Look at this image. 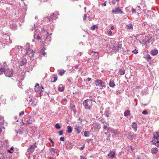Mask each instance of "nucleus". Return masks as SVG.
<instances>
[{
	"mask_svg": "<svg viewBox=\"0 0 159 159\" xmlns=\"http://www.w3.org/2000/svg\"><path fill=\"white\" fill-rule=\"evenodd\" d=\"M152 142L156 146L159 147V133L156 132V134H154Z\"/></svg>",
	"mask_w": 159,
	"mask_h": 159,
	"instance_id": "f257e3e1",
	"label": "nucleus"
},
{
	"mask_svg": "<svg viewBox=\"0 0 159 159\" xmlns=\"http://www.w3.org/2000/svg\"><path fill=\"white\" fill-rule=\"evenodd\" d=\"M95 82L96 86L100 87V89H101L106 87L105 83L100 80H97L95 81Z\"/></svg>",
	"mask_w": 159,
	"mask_h": 159,
	"instance_id": "f03ea898",
	"label": "nucleus"
},
{
	"mask_svg": "<svg viewBox=\"0 0 159 159\" xmlns=\"http://www.w3.org/2000/svg\"><path fill=\"white\" fill-rule=\"evenodd\" d=\"M34 89L36 92L39 93L41 94L42 92H43L44 90V88L42 86L41 87H39L38 84H37L35 86Z\"/></svg>",
	"mask_w": 159,
	"mask_h": 159,
	"instance_id": "7ed1b4c3",
	"label": "nucleus"
},
{
	"mask_svg": "<svg viewBox=\"0 0 159 159\" xmlns=\"http://www.w3.org/2000/svg\"><path fill=\"white\" fill-rule=\"evenodd\" d=\"M13 71L11 69H7L4 71V74L7 77H12L13 76Z\"/></svg>",
	"mask_w": 159,
	"mask_h": 159,
	"instance_id": "20e7f679",
	"label": "nucleus"
},
{
	"mask_svg": "<svg viewBox=\"0 0 159 159\" xmlns=\"http://www.w3.org/2000/svg\"><path fill=\"white\" fill-rule=\"evenodd\" d=\"M121 44H118L114 45L112 48L114 50L119 52V50L121 49Z\"/></svg>",
	"mask_w": 159,
	"mask_h": 159,
	"instance_id": "39448f33",
	"label": "nucleus"
},
{
	"mask_svg": "<svg viewBox=\"0 0 159 159\" xmlns=\"http://www.w3.org/2000/svg\"><path fill=\"white\" fill-rule=\"evenodd\" d=\"M36 147L35 144L32 145H30L28 148L27 151L29 153H32L34 150V148Z\"/></svg>",
	"mask_w": 159,
	"mask_h": 159,
	"instance_id": "423d86ee",
	"label": "nucleus"
},
{
	"mask_svg": "<svg viewBox=\"0 0 159 159\" xmlns=\"http://www.w3.org/2000/svg\"><path fill=\"white\" fill-rule=\"evenodd\" d=\"M75 129L79 134L82 130V127L79 125H75Z\"/></svg>",
	"mask_w": 159,
	"mask_h": 159,
	"instance_id": "0eeeda50",
	"label": "nucleus"
},
{
	"mask_svg": "<svg viewBox=\"0 0 159 159\" xmlns=\"http://www.w3.org/2000/svg\"><path fill=\"white\" fill-rule=\"evenodd\" d=\"M83 105L84 107V108L86 109H90V107L89 106L88 103V101L87 100H85L83 102Z\"/></svg>",
	"mask_w": 159,
	"mask_h": 159,
	"instance_id": "6e6552de",
	"label": "nucleus"
},
{
	"mask_svg": "<svg viewBox=\"0 0 159 159\" xmlns=\"http://www.w3.org/2000/svg\"><path fill=\"white\" fill-rule=\"evenodd\" d=\"M112 12L114 14L119 13H123V12L121 10L118 8H116L115 10H112Z\"/></svg>",
	"mask_w": 159,
	"mask_h": 159,
	"instance_id": "1a4fd4ad",
	"label": "nucleus"
},
{
	"mask_svg": "<svg viewBox=\"0 0 159 159\" xmlns=\"http://www.w3.org/2000/svg\"><path fill=\"white\" fill-rule=\"evenodd\" d=\"M108 156L111 159L114 158L115 156V152L113 151H111L110 150V152L108 154Z\"/></svg>",
	"mask_w": 159,
	"mask_h": 159,
	"instance_id": "9d476101",
	"label": "nucleus"
},
{
	"mask_svg": "<svg viewBox=\"0 0 159 159\" xmlns=\"http://www.w3.org/2000/svg\"><path fill=\"white\" fill-rule=\"evenodd\" d=\"M26 63V59L25 58H23L19 63V65L20 66H22L25 64Z\"/></svg>",
	"mask_w": 159,
	"mask_h": 159,
	"instance_id": "9b49d317",
	"label": "nucleus"
},
{
	"mask_svg": "<svg viewBox=\"0 0 159 159\" xmlns=\"http://www.w3.org/2000/svg\"><path fill=\"white\" fill-rule=\"evenodd\" d=\"M47 18H48V19L49 20V21H51L53 19H56L57 18L54 16V13H52L51 14L50 17L48 16Z\"/></svg>",
	"mask_w": 159,
	"mask_h": 159,
	"instance_id": "f8f14e48",
	"label": "nucleus"
},
{
	"mask_svg": "<svg viewBox=\"0 0 159 159\" xmlns=\"http://www.w3.org/2000/svg\"><path fill=\"white\" fill-rule=\"evenodd\" d=\"M132 126V128L134 129L135 131H136L137 130V123L134 122H133Z\"/></svg>",
	"mask_w": 159,
	"mask_h": 159,
	"instance_id": "ddd939ff",
	"label": "nucleus"
},
{
	"mask_svg": "<svg viewBox=\"0 0 159 159\" xmlns=\"http://www.w3.org/2000/svg\"><path fill=\"white\" fill-rule=\"evenodd\" d=\"M65 71L66 70H64L62 69L58 70V74L60 76L63 75L64 74Z\"/></svg>",
	"mask_w": 159,
	"mask_h": 159,
	"instance_id": "4468645a",
	"label": "nucleus"
},
{
	"mask_svg": "<svg viewBox=\"0 0 159 159\" xmlns=\"http://www.w3.org/2000/svg\"><path fill=\"white\" fill-rule=\"evenodd\" d=\"M110 131L112 133L114 134L118 135L119 134V132L117 129L111 128Z\"/></svg>",
	"mask_w": 159,
	"mask_h": 159,
	"instance_id": "2eb2a0df",
	"label": "nucleus"
},
{
	"mask_svg": "<svg viewBox=\"0 0 159 159\" xmlns=\"http://www.w3.org/2000/svg\"><path fill=\"white\" fill-rule=\"evenodd\" d=\"M64 89V86L61 84H60L58 87V90L60 92H62Z\"/></svg>",
	"mask_w": 159,
	"mask_h": 159,
	"instance_id": "dca6fc26",
	"label": "nucleus"
},
{
	"mask_svg": "<svg viewBox=\"0 0 159 159\" xmlns=\"http://www.w3.org/2000/svg\"><path fill=\"white\" fill-rule=\"evenodd\" d=\"M109 86L112 88H113L116 85L114 83V81L113 80H110L109 83Z\"/></svg>",
	"mask_w": 159,
	"mask_h": 159,
	"instance_id": "f3484780",
	"label": "nucleus"
},
{
	"mask_svg": "<svg viewBox=\"0 0 159 159\" xmlns=\"http://www.w3.org/2000/svg\"><path fill=\"white\" fill-rule=\"evenodd\" d=\"M51 41V37L50 36H48L45 40V42L47 44Z\"/></svg>",
	"mask_w": 159,
	"mask_h": 159,
	"instance_id": "a211bd4d",
	"label": "nucleus"
},
{
	"mask_svg": "<svg viewBox=\"0 0 159 159\" xmlns=\"http://www.w3.org/2000/svg\"><path fill=\"white\" fill-rule=\"evenodd\" d=\"M125 73V70L124 69H120L119 71V73L120 75H124Z\"/></svg>",
	"mask_w": 159,
	"mask_h": 159,
	"instance_id": "6ab92c4d",
	"label": "nucleus"
},
{
	"mask_svg": "<svg viewBox=\"0 0 159 159\" xmlns=\"http://www.w3.org/2000/svg\"><path fill=\"white\" fill-rule=\"evenodd\" d=\"M151 152L153 154H155L157 152V149L156 148H153L151 149Z\"/></svg>",
	"mask_w": 159,
	"mask_h": 159,
	"instance_id": "aec40b11",
	"label": "nucleus"
},
{
	"mask_svg": "<svg viewBox=\"0 0 159 159\" xmlns=\"http://www.w3.org/2000/svg\"><path fill=\"white\" fill-rule=\"evenodd\" d=\"M158 53V51L157 50H153L151 51V54L153 56L156 55Z\"/></svg>",
	"mask_w": 159,
	"mask_h": 159,
	"instance_id": "412c9836",
	"label": "nucleus"
},
{
	"mask_svg": "<svg viewBox=\"0 0 159 159\" xmlns=\"http://www.w3.org/2000/svg\"><path fill=\"white\" fill-rule=\"evenodd\" d=\"M67 132L69 133H70L72 132V128L71 126L68 125L67 127Z\"/></svg>",
	"mask_w": 159,
	"mask_h": 159,
	"instance_id": "4be33fe9",
	"label": "nucleus"
},
{
	"mask_svg": "<svg viewBox=\"0 0 159 159\" xmlns=\"http://www.w3.org/2000/svg\"><path fill=\"white\" fill-rule=\"evenodd\" d=\"M124 115L125 116H128L130 115V111L129 110H126L124 113Z\"/></svg>",
	"mask_w": 159,
	"mask_h": 159,
	"instance_id": "5701e85b",
	"label": "nucleus"
},
{
	"mask_svg": "<svg viewBox=\"0 0 159 159\" xmlns=\"http://www.w3.org/2000/svg\"><path fill=\"white\" fill-rule=\"evenodd\" d=\"M126 26L127 27V29H130L132 30L133 29V26H132V24H131L130 23L126 25Z\"/></svg>",
	"mask_w": 159,
	"mask_h": 159,
	"instance_id": "b1692460",
	"label": "nucleus"
},
{
	"mask_svg": "<svg viewBox=\"0 0 159 159\" xmlns=\"http://www.w3.org/2000/svg\"><path fill=\"white\" fill-rule=\"evenodd\" d=\"M22 47L20 46H17L16 47V51L18 52L21 50L22 51Z\"/></svg>",
	"mask_w": 159,
	"mask_h": 159,
	"instance_id": "393cba45",
	"label": "nucleus"
},
{
	"mask_svg": "<svg viewBox=\"0 0 159 159\" xmlns=\"http://www.w3.org/2000/svg\"><path fill=\"white\" fill-rule=\"evenodd\" d=\"M50 151L51 152V155H54L55 154V149L53 148H50Z\"/></svg>",
	"mask_w": 159,
	"mask_h": 159,
	"instance_id": "a878e982",
	"label": "nucleus"
},
{
	"mask_svg": "<svg viewBox=\"0 0 159 159\" xmlns=\"http://www.w3.org/2000/svg\"><path fill=\"white\" fill-rule=\"evenodd\" d=\"M27 54H28V53L29 54L30 57H32L33 56L34 54H33V51H32V50L31 51V50H28V51L27 52Z\"/></svg>",
	"mask_w": 159,
	"mask_h": 159,
	"instance_id": "bb28decb",
	"label": "nucleus"
},
{
	"mask_svg": "<svg viewBox=\"0 0 159 159\" xmlns=\"http://www.w3.org/2000/svg\"><path fill=\"white\" fill-rule=\"evenodd\" d=\"M98 28V26H97V25H94L92 26L91 27V30H94L95 29H97Z\"/></svg>",
	"mask_w": 159,
	"mask_h": 159,
	"instance_id": "cd10ccee",
	"label": "nucleus"
},
{
	"mask_svg": "<svg viewBox=\"0 0 159 159\" xmlns=\"http://www.w3.org/2000/svg\"><path fill=\"white\" fill-rule=\"evenodd\" d=\"M103 129L105 130H106L107 131H108L109 130H110L111 128L108 127L106 125H103Z\"/></svg>",
	"mask_w": 159,
	"mask_h": 159,
	"instance_id": "c85d7f7f",
	"label": "nucleus"
},
{
	"mask_svg": "<svg viewBox=\"0 0 159 159\" xmlns=\"http://www.w3.org/2000/svg\"><path fill=\"white\" fill-rule=\"evenodd\" d=\"M55 127L56 129H59L61 128V126L58 123H57L55 125Z\"/></svg>",
	"mask_w": 159,
	"mask_h": 159,
	"instance_id": "c756f323",
	"label": "nucleus"
},
{
	"mask_svg": "<svg viewBox=\"0 0 159 159\" xmlns=\"http://www.w3.org/2000/svg\"><path fill=\"white\" fill-rule=\"evenodd\" d=\"M89 132L88 131H85L84 132V136L85 137H88L89 136Z\"/></svg>",
	"mask_w": 159,
	"mask_h": 159,
	"instance_id": "7c9ffc66",
	"label": "nucleus"
},
{
	"mask_svg": "<svg viewBox=\"0 0 159 159\" xmlns=\"http://www.w3.org/2000/svg\"><path fill=\"white\" fill-rule=\"evenodd\" d=\"M40 54H43V56H45L47 55V53L44 52V50L42 49L40 52Z\"/></svg>",
	"mask_w": 159,
	"mask_h": 159,
	"instance_id": "2f4dec72",
	"label": "nucleus"
},
{
	"mask_svg": "<svg viewBox=\"0 0 159 159\" xmlns=\"http://www.w3.org/2000/svg\"><path fill=\"white\" fill-rule=\"evenodd\" d=\"M5 71L4 68H0V75L2 74Z\"/></svg>",
	"mask_w": 159,
	"mask_h": 159,
	"instance_id": "473e14b6",
	"label": "nucleus"
},
{
	"mask_svg": "<svg viewBox=\"0 0 159 159\" xmlns=\"http://www.w3.org/2000/svg\"><path fill=\"white\" fill-rule=\"evenodd\" d=\"M7 40H6V41L9 43H11V41H10V38L8 36H7Z\"/></svg>",
	"mask_w": 159,
	"mask_h": 159,
	"instance_id": "72a5a7b5",
	"label": "nucleus"
},
{
	"mask_svg": "<svg viewBox=\"0 0 159 159\" xmlns=\"http://www.w3.org/2000/svg\"><path fill=\"white\" fill-rule=\"evenodd\" d=\"M104 115L107 117H108L110 116V114L108 111H106L105 112Z\"/></svg>",
	"mask_w": 159,
	"mask_h": 159,
	"instance_id": "f704fd0d",
	"label": "nucleus"
},
{
	"mask_svg": "<svg viewBox=\"0 0 159 159\" xmlns=\"http://www.w3.org/2000/svg\"><path fill=\"white\" fill-rule=\"evenodd\" d=\"M146 58L147 59L148 61H149L151 60V57L148 54L146 56Z\"/></svg>",
	"mask_w": 159,
	"mask_h": 159,
	"instance_id": "c9c22d12",
	"label": "nucleus"
},
{
	"mask_svg": "<svg viewBox=\"0 0 159 159\" xmlns=\"http://www.w3.org/2000/svg\"><path fill=\"white\" fill-rule=\"evenodd\" d=\"M3 117L0 115V123H2L3 121Z\"/></svg>",
	"mask_w": 159,
	"mask_h": 159,
	"instance_id": "e433bc0d",
	"label": "nucleus"
},
{
	"mask_svg": "<svg viewBox=\"0 0 159 159\" xmlns=\"http://www.w3.org/2000/svg\"><path fill=\"white\" fill-rule=\"evenodd\" d=\"M8 152L11 153H12L13 152V148L11 147L9 150H8Z\"/></svg>",
	"mask_w": 159,
	"mask_h": 159,
	"instance_id": "4c0bfd02",
	"label": "nucleus"
},
{
	"mask_svg": "<svg viewBox=\"0 0 159 159\" xmlns=\"http://www.w3.org/2000/svg\"><path fill=\"white\" fill-rule=\"evenodd\" d=\"M75 107V106L73 103H70V108L72 109H73Z\"/></svg>",
	"mask_w": 159,
	"mask_h": 159,
	"instance_id": "58836bf2",
	"label": "nucleus"
},
{
	"mask_svg": "<svg viewBox=\"0 0 159 159\" xmlns=\"http://www.w3.org/2000/svg\"><path fill=\"white\" fill-rule=\"evenodd\" d=\"M63 130H60L59 131L58 134L59 135H63Z\"/></svg>",
	"mask_w": 159,
	"mask_h": 159,
	"instance_id": "ea45409f",
	"label": "nucleus"
},
{
	"mask_svg": "<svg viewBox=\"0 0 159 159\" xmlns=\"http://www.w3.org/2000/svg\"><path fill=\"white\" fill-rule=\"evenodd\" d=\"M132 52L134 54H136L138 53V52L137 50L135 49L132 51Z\"/></svg>",
	"mask_w": 159,
	"mask_h": 159,
	"instance_id": "a19ab883",
	"label": "nucleus"
},
{
	"mask_svg": "<svg viewBox=\"0 0 159 159\" xmlns=\"http://www.w3.org/2000/svg\"><path fill=\"white\" fill-rule=\"evenodd\" d=\"M108 34L110 35H111L112 34V32L110 30H109L107 31Z\"/></svg>",
	"mask_w": 159,
	"mask_h": 159,
	"instance_id": "79ce46f5",
	"label": "nucleus"
},
{
	"mask_svg": "<svg viewBox=\"0 0 159 159\" xmlns=\"http://www.w3.org/2000/svg\"><path fill=\"white\" fill-rule=\"evenodd\" d=\"M142 113L143 114L146 115L148 113V112L146 111H144L142 112Z\"/></svg>",
	"mask_w": 159,
	"mask_h": 159,
	"instance_id": "37998d69",
	"label": "nucleus"
},
{
	"mask_svg": "<svg viewBox=\"0 0 159 159\" xmlns=\"http://www.w3.org/2000/svg\"><path fill=\"white\" fill-rule=\"evenodd\" d=\"M132 12L133 13H135L136 12V10H135V9H134V8H132Z\"/></svg>",
	"mask_w": 159,
	"mask_h": 159,
	"instance_id": "c03bdc74",
	"label": "nucleus"
},
{
	"mask_svg": "<svg viewBox=\"0 0 159 159\" xmlns=\"http://www.w3.org/2000/svg\"><path fill=\"white\" fill-rule=\"evenodd\" d=\"M24 111H22L19 114V116H20L21 115H24Z\"/></svg>",
	"mask_w": 159,
	"mask_h": 159,
	"instance_id": "a18cd8bd",
	"label": "nucleus"
},
{
	"mask_svg": "<svg viewBox=\"0 0 159 159\" xmlns=\"http://www.w3.org/2000/svg\"><path fill=\"white\" fill-rule=\"evenodd\" d=\"M87 17V16L86 15V14H84V18H83L84 20L86 19Z\"/></svg>",
	"mask_w": 159,
	"mask_h": 159,
	"instance_id": "49530a36",
	"label": "nucleus"
},
{
	"mask_svg": "<svg viewBox=\"0 0 159 159\" xmlns=\"http://www.w3.org/2000/svg\"><path fill=\"white\" fill-rule=\"evenodd\" d=\"M60 140L61 141H64V138L61 137L60 138Z\"/></svg>",
	"mask_w": 159,
	"mask_h": 159,
	"instance_id": "de8ad7c7",
	"label": "nucleus"
},
{
	"mask_svg": "<svg viewBox=\"0 0 159 159\" xmlns=\"http://www.w3.org/2000/svg\"><path fill=\"white\" fill-rule=\"evenodd\" d=\"M37 39H41V38L40 36L39 35L37 36V37L36 38Z\"/></svg>",
	"mask_w": 159,
	"mask_h": 159,
	"instance_id": "09e8293b",
	"label": "nucleus"
},
{
	"mask_svg": "<svg viewBox=\"0 0 159 159\" xmlns=\"http://www.w3.org/2000/svg\"><path fill=\"white\" fill-rule=\"evenodd\" d=\"M84 148V145H83L80 148V149L81 150H82Z\"/></svg>",
	"mask_w": 159,
	"mask_h": 159,
	"instance_id": "8fccbe9b",
	"label": "nucleus"
},
{
	"mask_svg": "<svg viewBox=\"0 0 159 159\" xmlns=\"http://www.w3.org/2000/svg\"><path fill=\"white\" fill-rule=\"evenodd\" d=\"M54 80L53 81V82H55L57 80V78L56 77H55L54 78Z\"/></svg>",
	"mask_w": 159,
	"mask_h": 159,
	"instance_id": "3c124183",
	"label": "nucleus"
},
{
	"mask_svg": "<svg viewBox=\"0 0 159 159\" xmlns=\"http://www.w3.org/2000/svg\"><path fill=\"white\" fill-rule=\"evenodd\" d=\"M4 66L5 67H7V65L5 63V62H4Z\"/></svg>",
	"mask_w": 159,
	"mask_h": 159,
	"instance_id": "603ef678",
	"label": "nucleus"
},
{
	"mask_svg": "<svg viewBox=\"0 0 159 159\" xmlns=\"http://www.w3.org/2000/svg\"><path fill=\"white\" fill-rule=\"evenodd\" d=\"M87 80L88 81H89L91 80V79L90 78H87Z\"/></svg>",
	"mask_w": 159,
	"mask_h": 159,
	"instance_id": "864d4df0",
	"label": "nucleus"
},
{
	"mask_svg": "<svg viewBox=\"0 0 159 159\" xmlns=\"http://www.w3.org/2000/svg\"><path fill=\"white\" fill-rule=\"evenodd\" d=\"M136 159H139V156L137 155V156H136Z\"/></svg>",
	"mask_w": 159,
	"mask_h": 159,
	"instance_id": "5fc2aeb1",
	"label": "nucleus"
},
{
	"mask_svg": "<svg viewBox=\"0 0 159 159\" xmlns=\"http://www.w3.org/2000/svg\"><path fill=\"white\" fill-rule=\"evenodd\" d=\"M27 122L28 123V124H30L31 123V122H30V120H27Z\"/></svg>",
	"mask_w": 159,
	"mask_h": 159,
	"instance_id": "6e6d98bb",
	"label": "nucleus"
},
{
	"mask_svg": "<svg viewBox=\"0 0 159 159\" xmlns=\"http://www.w3.org/2000/svg\"><path fill=\"white\" fill-rule=\"evenodd\" d=\"M114 28V27L113 26H111V30H113Z\"/></svg>",
	"mask_w": 159,
	"mask_h": 159,
	"instance_id": "4d7b16f0",
	"label": "nucleus"
},
{
	"mask_svg": "<svg viewBox=\"0 0 159 159\" xmlns=\"http://www.w3.org/2000/svg\"><path fill=\"white\" fill-rule=\"evenodd\" d=\"M36 31H35L34 32V38H35V34H36Z\"/></svg>",
	"mask_w": 159,
	"mask_h": 159,
	"instance_id": "13d9d810",
	"label": "nucleus"
},
{
	"mask_svg": "<svg viewBox=\"0 0 159 159\" xmlns=\"http://www.w3.org/2000/svg\"><path fill=\"white\" fill-rule=\"evenodd\" d=\"M93 53H97V55H98V53H97V52H93V51H92V53H93Z\"/></svg>",
	"mask_w": 159,
	"mask_h": 159,
	"instance_id": "bf43d9fd",
	"label": "nucleus"
},
{
	"mask_svg": "<svg viewBox=\"0 0 159 159\" xmlns=\"http://www.w3.org/2000/svg\"><path fill=\"white\" fill-rule=\"evenodd\" d=\"M103 6H106V4L105 2V3H103Z\"/></svg>",
	"mask_w": 159,
	"mask_h": 159,
	"instance_id": "052dcab7",
	"label": "nucleus"
},
{
	"mask_svg": "<svg viewBox=\"0 0 159 159\" xmlns=\"http://www.w3.org/2000/svg\"><path fill=\"white\" fill-rule=\"evenodd\" d=\"M148 11V12H150V13H151L152 12V11Z\"/></svg>",
	"mask_w": 159,
	"mask_h": 159,
	"instance_id": "680f3d73",
	"label": "nucleus"
},
{
	"mask_svg": "<svg viewBox=\"0 0 159 159\" xmlns=\"http://www.w3.org/2000/svg\"><path fill=\"white\" fill-rule=\"evenodd\" d=\"M14 118V119H17V117H16V116H15Z\"/></svg>",
	"mask_w": 159,
	"mask_h": 159,
	"instance_id": "e2e57ef3",
	"label": "nucleus"
},
{
	"mask_svg": "<svg viewBox=\"0 0 159 159\" xmlns=\"http://www.w3.org/2000/svg\"><path fill=\"white\" fill-rule=\"evenodd\" d=\"M50 141H51L52 143H53V141H52V140H50Z\"/></svg>",
	"mask_w": 159,
	"mask_h": 159,
	"instance_id": "0e129e2a",
	"label": "nucleus"
},
{
	"mask_svg": "<svg viewBox=\"0 0 159 159\" xmlns=\"http://www.w3.org/2000/svg\"><path fill=\"white\" fill-rule=\"evenodd\" d=\"M73 111L75 113L76 112V111L75 110H74Z\"/></svg>",
	"mask_w": 159,
	"mask_h": 159,
	"instance_id": "69168bd1",
	"label": "nucleus"
},
{
	"mask_svg": "<svg viewBox=\"0 0 159 159\" xmlns=\"http://www.w3.org/2000/svg\"><path fill=\"white\" fill-rule=\"evenodd\" d=\"M84 10H85L86 9V7H84Z\"/></svg>",
	"mask_w": 159,
	"mask_h": 159,
	"instance_id": "338daca9",
	"label": "nucleus"
},
{
	"mask_svg": "<svg viewBox=\"0 0 159 159\" xmlns=\"http://www.w3.org/2000/svg\"><path fill=\"white\" fill-rule=\"evenodd\" d=\"M49 159H52V157H50L49 158Z\"/></svg>",
	"mask_w": 159,
	"mask_h": 159,
	"instance_id": "774afa93",
	"label": "nucleus"
}]
</instances>
